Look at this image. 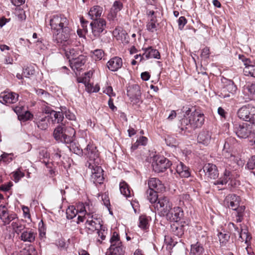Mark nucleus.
Wrapping results in <instances>:
<instances>
[{
  "label": "nucleus",
  "instance_id": "f257e3e1",
  "mask_svg": "<svg viewBox=\"0 0 255 255\" xmlns=\"http://www.w3.org/2000/svg\"><path fill=\"white\" fill-rule=\"evenodd\" d=\"M231 140V139H230L226 141L223 149V153L225 159L224 161L225 170L223 176L219 180L213 182L214 185L226 184L229 181H232L236 179L239 176L236 171L238 167L244 164L243 161L240 158L228 152V149L230 148L229 141Z\"/></svg>",
  "mask_w": 255,
  "mask_h": 255
},
{
  "label": "nucleus",
  "instance_id": "f03ea898",
  "mask_svg": "<svg viewBox=\"0 0 255 255\" xmlns=\"http://www.w3.org/2000/svg\"><path fill=\"white\" fill-rule=\"evenodd\" d=\"M204 122V115L195 110L191 112L188 117H184L181 120V129L191 132L196 128H200L203 125Z\"/></svg>",
  "mask_w": 255,
  "mask_h": 255
},
{
  "label": "nucleus",
  "instance_id": "7ed1b4c3",
  "mask_svg": "<svg viewBox=\"0 0 255 255\" xmlns=\"http://www.w3.org/2000/svg\"><path fill=\"white\" fill-rule=\"evenodd\" d=\"M46 23L48 22L53 32L61 31L66 27H68L69 21L67 18L61 14H56L47 17L45 19Z\"/></svg>",
  "mask_w": 255,
  "mask_h": 255
},
{
  "label": "nucleus",
  "instance_id": "20e7f679",
  "mask_svg": "<svg viewBox=\"0 0 255 255\" xmlns=\"http://www.w3.org/2000/svg\"><path fill=\"white\" fill-rule=\"evenodd\" d=\"M111 246L108 255H124L125 248L120 240L119 235L114 232L110 239Z\"/></svg>",
  "mask_w": 255,
  "mask_h": 255
},
{
  "label": "nucleus",
  "instance_id": "39448f33",
  "mask_svg": "<svg viewBox=\"0 0 255 255\" xmlns=\"http://www.w3.org/2000/svg\"><path fill=\"white\" fill-rule=\"evenodd\" d=\"M88 159L86 166L89 163L91 164H99V152L96 146L90 143H88L86 148L84 149L83 154Z\"/></svg>",
  "mask_w": 255,
  "mask_h": 255
},
{
  "label": "nucleus",
  "instance_id": "423d86ee",
  "mask_svg": "<svg viewBox=\"0 0 255 255\" xmlns=\"http://www.w3.org/2000/svg\"><path fill=\"white\" fill-rule=\"evenodd\" d=\"M71 36V29L68 26L58 32H53L54 40L62 46H68L72 43Z\"/></svg>",
  "mask_w": 255,
  "mask_h": 255
},
{
  "label": "nucleus",
  "instance_id": "0eeeda50",
  "mask_svg": "<svg viewBox=\"0 0 255 255\" xmlns=\"http://www.w3.org/2000/svg\"><path fill=\"white\" fill-rule=\"evenodd\" d=\"M234 131L239 138H246L252 133V125L247 123H235Z\"/></svg>",
  "mask_w": 255,
  "mask_h": 255
},
{
  "label": "nucleus",
  "instance_id": "6e6552de",
  "mask_svg": "<svg viewBox=\"0 0 255 255\" xmlns=\"http://www.w3.org/2000/svg\"><path fill=\"white\" fill-rule=\"evenodd\" d=\"M171 163L163 156H154L152 163L153 170L156 172H162L169 168Z\"/></svg>",
  "mask_w": 255,
  "mask_h": 255
},
{
  "label": "nucleus",
  "instance_id": "1a4fd4ad",
  "mask_svg": "<svg viewBox=\"0 0 255 255\" xmlns=\"http://www.w3.org/2000/svg\"><path fill=\"white\" fill-rule=\"evenodd\" d=\"M238 115L241 119L251 122L255 118V107L250 105L243 106L238 110Z\"/></svg>",
  "mask_w": 255,
  "mask_h": 255
},
{
  "label": "nucleus",
  "instance_id": "9d476101",
  "mask_svg": "<svg viewBox=\"0 0 255 255\" xmlns=\"http://www.w3.org/2000/svg\"><path fill=\"white\" fill-rule=\"evenodd\" d=\"M17 217V215L9 211L6 206L0 205V219L4 225H9Z\"/></svg>",
  "mask_w": 255,
  "mask_h": 255
},
{
  "label": "nucleus",
  "instance_id": "9b49d317",
  "mask_svg": "<svg viewBox=\"0 0 255 255\" xmlns=\"http://www.w3.org/2000/svg\"><path fill=\"white\" fill-rule=\"evenodd\" d=\"M87 167L91 171V179L94 183L96 184L102 183L104 177L102 174L103 170L101 167L99 166V164H91V163H89Z\"/></svg>",
  "mask_w": 255,
  "mask_h": 255
},
{
  "label": "nucleus",
  "instance_id": "f8f14e48",
  "mask_svg": "<svg viewBox=\"0 0 255 255\" xmlns=\"http://www.w3.org/2000/svg\"><path fill=\"white\" fill-rule=\"evenodd\" d=\"M237 89V87L233 81L227 80L219 96L222 98H229L231 97V95H233L235 94Z\"/></svg>",
  "mask_w": 255,
  "mask_h": 255
},
{
  "label": "nucleus",
  "instance_id": "ddd939ff",
  "mask_svg": "<svg viewBox=\"0 0 255 255\" xmlns=\"http://www.w3.org/2000/svg\"><path fill=\"white\" fill-rule=\"evenodd\" d=\"M155 208L162 214L165 216L172 207V203L169 198L166 197H161L158 199V202L155 204Z\"/></svg>",
  "mask_w": 255,
  "mask_h": 255
},
{
  "label": "nucleus",
  "instance_id": "4468645a",
  "mask_svg": "<svg viewBox=\"0 0 255 255\" xmlns=\"http://www.w3.org/2000/svg\"><path fill=\"white\" fill-rule=\"evenodd\" d=\"M147 21L146 24V29L150 32H154L157 30L159 24L157 23V17L153 10H147L146 12Z\"/></svg>",
  "mask_w": 255,
  "mask_h": 255
},
{
  "label": "nucleus",
  "instance_id": "2eb2a0df",
  "mask_svg": "<svg viewBox=\"0 0 255 255\" xmlns=\"http://www.w3.org/2000/svg\"><path fill=\"white\" fill-rule=\"evenodd\" d=\"M167 220L177 223L180 221L184 216V212L179 207L171 208L170 211L165 215Z\"/></svg>",
  "mask_w": 255,
  "mask_h": 255
},
{
  "label": "nucleus",
  "instance_id": "dca6fc26",
  "mask_svg": "<svg viewBox=\"0 0 255 255\" xmlns=\"http://www.w3.org/2000/svg\"><path fill=\"white\" fill-rule=\"evenodd\" d=\"M90 25L92 27L93 34L95 36H99L100 34L105 29L106 21L103 18H99L93 22H91Z\"/></svg>",
  "mask_w": 255,
  "mask_h": 255
},
{
  "label": "nucleus",
  "instance_id": "f3484780",
  "mask_svg": "<svg viewBox=\"0 0 255 255\" xmlns=\"http://www.w3.org/2000/svg\"><path fill=\"white\" fill-rule=\"evenodd\" d=\"M123 64L122 59L118 56H115L107 62L106 66L110 71L116 72L122 68Z\"/></svg>",
  "mask_w": 255,
  "mask_h": 255
},
{
  "label": "nucleus",
  "instance_id": "a211bd4d",
  "mask_svg": "<svg viewBox=\"0 0 255 255\" xmlns=\"http://www.w3.org/2000/svg\"><path fill=\"white\" fill-rule=\"evenodd\" d=\"M18 95L15 93L4 92L0 95V103L2 104H13L18 100Z\"/></svg>",
  "mask_w": 255,
  "mask_h": 255
},
{
  "label": "nucleus",
  "instance_id": "6ab92c4d",
  "mask_svg": "<svg viewBox=\"0 0 255 255\" xmlns=\"http://www.w3.org/2000/svg\"><path fill=\"white\" fill-rule=\"evenodd\" d=\"M37 233L35 230L27 228L21 232L19 239L24 242L32 243L35 240Z\"/></svg>",
  "mask_w": 255,
  "mask_h": 255
},
{
  "label": "nucleus",
  "instance_id": "aec40b11",
  "mask_svg": "<svg viewBox=\"0 0 255 255\" xmlns=\"http://www.w3.org/2000/svg\"><path fill=\"white\" fill-rule=\"evenodd\" d=\"M123 7V4L122 1H115L108 15V19L110 21H115L117 19L118 13L122 9Z\"/></svg>",
  "mask_w": 255,
  "mask_h": 255
},
{
  "label": "nucleus",
  "instance_id": "412c9836",
  "mask_svg": "<svg viewBox=\"0 0 255 255\" xmlns=\"http://www.w3.org/2000/svg\"><path fill=\"white\" fill-rule=\"evenodd\" d=\"M240 198L235 194H229L226 196L224 204L225 206L233 210L238 208L240 204Z\"/></svg>",
  "mask_w": 255,
  "mask_h": 255
},
{
  "label": "nucleus",
  "instance_id": "4be33fe9",
  "mask_svg": "<svg viewBox=\"0 0 255 255\" xmlns=\"http://www.w3.org/2000/svg\"><path fill=\"white\" fill-rule=\"evenodd\" d=\"M86 60V57L83 55H80L78 57H72L71 59L69 60L70 67L73 70L79 71L81 67L85 64Z\"/></svg>",
  "mask_w": 255,
  "mask_h": 255
},
{
  "label": "nucleus",
  "instance_id": "5701e85b",
  "mask_svg": "<svg viewBox=\"0 0 255 255\" xmlns=\"http://www.w3.org/2000/svg\"><path fill=\"white\" fill-rule=\"evenodd\" d=\"M239 58L244 62V65H245V67L244 69V74L246 76L255 78V65L249 64V63H250V61L243 55H239Z\"/></svg>",
  "mask_w": 255,
  "mask_h": 255
},
{
  "label": "nucleus",
  "instance_id": "b1692460",
  "mask_svg": "<svg viewBox=\"0 0 255 255\" xmlns=\"http://www.w3.org/2000/svg\"><path fill=\"white\" fill-rule=\"evenodd\" d=\"M149 189H151L156 192H161L165 189L164 185L157 178H150L148 181Z\"/></svg>",
  "mask_w": 255,
  "mask_h": 255
},
{
  "label": "nucleus",
  "instance_id": "393cba45",
  "mask_svg": "<svg viewBox=\"0 0 255 255\" xmlns=\"http://www.w3.org/2000/svg\"><path fill=\"white\" fill-rule=\"evenodd\" d=\"M203 170L206 175L211 179H216L218 177L219 172L217 166L212 163L206 164L203 167Z\"/></svg>",
  "mask_w": 255,
  "mask_h": 255
},
{
  "label": "nucleus",
  "instance_id": "a878e982",
  "mask_svg": "<svg viewBox=\"0 0 255 255\" xmlns=\"http://www.w3.org/2000/svg\"><path fill=\"white\" fill-rule=\"evenodd\" d=\"M235 230L237 231L239 235V238L242 242H245L247 245L251 244V240L252 239L251 235L248 233V230L246 229H242L241 231L239 228L236 227L234 223H232Z\"/></svg>",
  "mask_w": 255,
  "mask_h": 255
},
{
  "label": "nucleus",
  "instance_id": "bb28decb",
  "mask_svg": "<svg viewBox=\"0 0 255 255\" xmlns=\"http://www.w3.org/2000/svg\"><path fill=\"white\" fill-rule=\"evenodd\" d=\"M175 170L177 174L182 178H188L190 176L189 168L181 162L176 165Z\"/></svg>",
  "mask_w": 255,
  "mask_h": 255
},
{
  "label": "nucleus",
  "instance_id": "cd10ccee",
  "mask_svg": "<svg viewBox=\"0 0 255 255\" xmlns=\"http://www.w3.org/2000/svg\"><path fill=\"white\" fill-rule=\"evenodd\" d=\"M142 50L144 51L142 57H145L146 59L150 58L159 59L160 58V55L158 51L151 46L143 48Z\"/></svg>",
  "mask_w": 255,
  "mask_h": 255
},
{
  "label": "nucleus",
  "instance_id": "c85d7f7f",
  "mask_svg": "<svg viewBox=\"0 0 255 255\" xmlns=\"http://www.w3.org/2000/svg\"><path fill=\"white\" fill-rule=\"evenodd\" d=\"M79 213L80 214L85 213L87 216H90L95 213L96 209L93 204L90 202H86L84 204L79 206Z\"/></svg>",
  "mask_w": 255,
  "mask_h": 255
},
{
  "label": "nucleus",
  "instance_id": "c756f323",
  "mask_svg": "<svg viewBox=\"0 0 255 255\" xmlns=\"http://www.w3.org/2000/svg\"><path fill=\"white\" fill-rule=\"evenodd\" d=\"M10 226L13 231L18 235L21 233L25 228V226L22 224V221L18 218V217L11 222Z\"/></svg>",
  "mask_w": 255,
  "mask_h": 255
},
{
  "label": "nucleus",
  "instance_id": "7c9ffc66",
  "mask_svg": "<svg viewBox=\"0 0 255 255\" xmlns=\"http://www.w3.org/2000/svg\"><path fill=\"white\" fill-rule=\"evenodd\" d=\"M211 133L208 131L203 130L198 136V141L204 145H208L211 140Z\"/></svg>",
  "mask_w": 255,
  "mask_h": 255
},
{
  "label": "nucleus",
  "instance_id": "2f4dec72",
  "mask_svg": "<svg viewBox=\"0 0 255 255\" xmlns=\"http://www.w3.org/2000/svg\"><path fill=\"white\" fill-rule=\"evenodd\" d=\"M102 11V7L99 5H95L91 8L88 14L92 19L97 20L101 16Z\"/></svg>",
  "mask_w": 255,
  "mask_h": 255
},
{
  "label": "nucleus",
  "instance_id": "473e14b6",
  "mask_svg": "<svg viewBox=\"0 0 255 255\" xmlns=\"http://www.w3.org/2000/svg\"><path fill=\"white\" fill-rule=\"evenodd\" d=\"M204 253V248L201 243L197 242L191 245L190 255H201Z\"/></svg>",
  "mask_w": 255,
  "mask_h": 255
},
{
  "label": "nucleus",
  "instance_id": "72a5a7b5",
  "mask_svg": "<svg viewBox=\"0 0 255 255\" xmlns=\"http://www.w3.org/2000/svg\"><path fill=\"white\" fill-rule=\"evenodd\" d=\"M171 232L178 238H181L184 234V225L174 223L171 225Z\"/></svg>",
  "mask_w": 255,
  "mask_h": 255
},
{
  "label": "nucleus",
  "instance_id": "f704fd0d",
  "mask_svg": "<svg viewBox=\"0 0 255 255\" xmlns=\"http://www.w3.org/2000/svg\"><path fill=\"white\" fill-rule=\"evenodd\" d=\"M50 119V118L49 116H45L39 120H37L35 122V124L40 129L45 130L49 125Z\"/></svg>",
  "mask_w": 255,
  "mask_h": 255
},
{
  "label": "nucleus",
  "instance_id": "c9c22d12",
  "mask_svg": "<svg viewBox=\"0 0 255 255\" xmlns=\"http://www.w3.org/2000/svg\"><path fill=\"white\" fill-rule=\"evenodd\" d=\"M102 222H98L96 220L95 222L93 220L86 221L85 225L86 227L91 231H94L96 230H99L103 226Z\"/></svg>",
  "mask_w": 255,
  "mask_h": 255
},
{
  "label": "nucleus",
  "instance_id": "e433bc0d",
  "mask_svg": "<svg viewBox=\"0 0 255 255\" xmlns=\"http://www.w3.org/2000/svg\"><path fill=\"white\" fill-rule=\"evenodd\" d=\"M64 48L65 53L66 56L67 57L69 60H70L73 58H75V57L79 54V51H78V48H73V47H68L67 46H65Z\"/></svg>",
  "mask_w": 255,
  "mask_h": 255
},
{
  "label": "nucleus",
  "instance_id": "4c0bfd02",
  "mask_svg": "<svg viewBox=\"0 0 255 255\" xmlns=\"http://www.w3.org/2000/svg\"><path fill=\"white\" fill-rule=\"evenodd\" d=\"M120 190L122 194L126 197H129L131 196V191L128 184L123 181L120 183Z\"/></svg>",
  "mask_w": 255,
  "mask_h": 255
},
{
  "label": "nucleus",
  "instance_id": "58836bf2",
  "mask_svg": "<svg viewBox=\"0 0 255 255\" xmlns=\"http://www.w3.org/2000/svg\"><path fill=\"white\" fill-rule=\"evenodd\" d=\"M158 192L151 189L147 190L146 198L151 204H156V201H158V195L157 194Z\"/></svg>",
  "mask_w": 255,
  "mask_h": 255
},
{
  "label": "nucleus",
  "instance_id": "ea45409f",
  "mask_svg": "<svg viewBox=\"0 0 255 255\" xmlns=\"http://www.w3.org/2000/svg\"><path fill=\"white\" fill-rule=\"evenodd\" d=\"M220 244L222 246H225L229 241L230 236L229 233L224 231L223 232H219L218 234Z\"/></svg>",
  "mask_w": 255,
  "mask_h": 255
},
{
  "label": "nucleus",
  "instance_id": "a19ab883",
  "mask_svg": "<svg viewBox=\"0 0 255 255\" xmlns=\"http://www.w3.org/2000/svg\"><path fill=\"white\" fill-rule=\"evenodd\" d=\"M79 206L77 210L74 206H70L66 210V217L68 219H72L76 217L79 211Z\"/></svg>",
  "mask_w": 255,
  "mask_h": 255
},
{
  "label": "nucleus",
  "instance_id": "79ce46f5",
  "mask_svg": "<svg viewBox=\"0 0 255 255\" xmlns=\"http://www.w3.org/2000/svg\"><path fill=\"white\" fill-rule=\"evenodd\" d=\"M65 133L64 127L62 126H58L54 130L53 136L54 138L58 141L62 138Z\"/></svg>",
  "mask_w": 255,
  "mask_h": 255
},
{
  "label": "nucleus",
  "instance_id": "37998d69",
  "mask_svg": "<svg viewBox=\"0 0 255 255\" xmlns=\"http://www.w3.org/2000/svg\"><path fill=\"white\" fill-rule=\"evenodd\" d=\"M71 151L78 155H83L84 150L81 148L79 145L75 142H72L69 146Z\"/></svg>",
  "mask_w": 255,
  "mask_h": 255
},
{
  "label": "nucleus",
  "instance_id": "c03bdc74",
  "mask_svg": "<svg viewBox=\"0 0 255 255\" xmlns=\"http://www.w3.org/2000/svg\"><path fill=\"white\" fill-rule=\"evenodd\" d=\"M148 221L147 218L144 215L140 216L139 218L138 227L142 229H146L148 228Z\"/></svg>",
  "mask_w": 255,
  "mask_h": 255
},
{
  "label": "nucleus",
  "instance_id": "a18cd8bd",
  "mask_svg": "<svg viewBox=\"0 0 255 255\" xmlns=\"http://www.w3.org/2000/svg\"><path fill=\"white\" fill-rule=\"evenodd\" d=\"M22 254L23 255H37V252L32 245L24 248L22 251Z\"/></svg>",
  "mask_w": 255,
  "mask_h": 255
},
{
  "label": "nucleus",
  "instance_id": "49530a36",
  "mask_svg": "<svg viewBox=\"0 0 255 255\" xmlns=\"http://www.w3.org/2000/svg\"><path fill=\"white\" fill-rule=\"evenodd\" d=\"M92 53V57L96 61L101 60L105 54L104 51L100 49L94 50Z\"/></svg>",
  "mask_w": 255,
  "mask_h": 255
},
{
  "label": "nucleus",
  "instance_id": "de8ad7c7",
  "mask_svg": "<svg viewBox=\"0 0 255 255\" xmlns=\"http://www.w3.org/2000/svg\"><path fill=\"white\" fill-rule=\"evenodd\" d=\"M74 138H73L72 136L69 135L65 133L62 138L59 140V142H61L65 144L70 143L71 144Z\"/></svg>",
  "mask_w": 255,
  "mask_h": 255
},
{
  "label": "nucleus",
  "instance_id": "09e8293b",
  "mask_svg": "<svg viewBox=\"0 0 255 255\" xmlns=\"http://www.w3.org/2000/svg\"><path fill=\"white\" fill-rule=\"evenodd\" d=\"M13 180L15 182H17L19 180L24 176V173L21 172L19 169H17L12 173Z\"/></svg>",
  "mask_w": 255,
  "mask_h": 255
},
{
  "label": "nucleus",
  "instance_id": "8fccbe9b",
  "mask_svg": "<svg viewBox=\"0 0 255 255\" xmlns=\"http://www.w3.org/2000/svg\"><path fill=\"white\" fill-rule=\"evenodd\" d=\"M34 73V70L33 67H27L25 68H23L22 72V75L28 78L30 75H32Z\"/></svg>",
  "mask_w": 255,
  "mask_h": 255
},
{
  "label": "nucleus",
  "instance_id": "3c124183",
  "mask_svg": "<svg viewBox=\"0 0 255 255\" xmlns=\"http://www.w3.org/2000/svg\"><path fill=\"white\" fill-rule=\"evenodd\" d=\"M246 168L249 170L255 169V155L252 156L248 160Z\"/></svg>",
  "mask_w": 255,
  "mask_h": 255
},
{
  "label": "nucleus",
  "instance_id": "603ef678",
  "mask_svg": "<svg viewBox=\"0 0 255 255\" xmlns=\"http://www.w3.org/2000/svg\"><path fill=\"white\" fill-rule=\"evenodd\" d=\"M53 113L55 122H56L57 123H59L63 120L64 116L62 112L53 111Z\"/></svg>",
  "mask_w": 255,
  "mask_h": 255
},
{
  "label": "nucleus",
  "instance_id": "864d4df0",
  "mask_svg": "<svg viewBox=\"0 0 255 255\" xmlns=\"http://www.w3.org/2000/svg\"><path fill=\"white\" fill-rule=\"evenodd\" d=\"M210 54L209 48L206 47L202 50L201 57L202 59L206 60L209 58Z\"/></svg>",
  "mask_w": 255,
  "mask_h": 255
},
{
  "label": "nucleus",
  "instance_id": "5fc2aeb1",
  "mask_svg": "<svg viewBox=\"0 0 255 255\" xmlns=\"http://www.w3.org/2000/svg\"><path fill=\"white\" fill-rule=\"evenodd\" d=\"M93 73V72L92 71H89V72L86 73L85 77L82 78V79L79 82L80 83H83L84 84H86L87 83L89 82L90 78L91 77H92Z\"/></svg>",
  "mask_w": 255,
  "mask_h": 255
},
{
  "label": "nucleus",
  "instance_id": "6e6d98bb",
  "mask_svg": "<svg viewBox=\"0 0 255 255\" xmlns=\"http://www.w3.org/2000/svg\"><path fill=\"white\" fill-rule=\"evenodd\" d=\"M177 22L179 29L182 30L185 25L187 23V19L184 16H181L178 19Z\"/></svg>",
  "mask_w": 255,
  "mask_h": 255
},
{
  "label": "nucleus",
  "instance_id": "4d7b16f0",
  "mask_svg": "<svg viewBox=\"0 0 255 255\" xmlns=\"http://www.w3.org/2000/svg\"><path fill=\"white\" fill-rule=\"evenodd\" d=\"M36 93L38 96H40L41 98L46 99L50 96L49 94L43 89H39L36 90Z\"/></svg>",
  "mask_w": 255,
  "mask_h": 255
},
{
  "label": "nucleus",
  "instance_id": "13d9d810",
  "mask_svg": "<svg viewBox=\"0 0 255 255\" xmlns=\"http://www.w3.org/2000/svg\"><path fill=\"white\" fill-rule=\"evenodd\" d=\"M19 117L21 118V119L23 121H27L29 120H30L32 117L33 115L31 114V113L29 111H25L23 113L21 114Z\"/></svg>",
  "mask_w": 255,
  "mask_h": 255
},
{
  "label": "nucleus",
  "instance_id": "bf43d9fd",
  "mask_svg": "<svg viewBox=\"0 0 255 255\" xmlns=\"http://www.w3.org/2000/svg\"><path fill=\"white\" fill-rule=\"evenodd\" d=\"M96 231H97V234L101 239L102 240H105L106 238L105 227L102 226L99 230H96Z\"/></svg>",
  "mask_w": 255,
  "mask_h": 255
},
{
  "label": "nucleus",
  "instance_id": "052dcab7",
  "mask_svg": "<svg viewBox=\"0 0 255 255\" xmlns=\"http://www.w3.org/2000/svg\"><path fill=\"white\" fill-rule=\"evenodd\" d=\"M87 221L89 220H93L94 222L96 221V220H97L98 222H102V219L101 218V216L96 214H93L91 215L90 216H87Z\"/></svg>",
  "mask_w": 255,
  "mask_h": 255
},
{
  "label": "nucleus",
  "instance_id": "680f3d73",
  "mask_svg": "<svg viewBox=\"0 0 255 255\" xmlns=\"http://www.w3.org/2000/svg\"><path fill=\"white\" fill-rule=\"evenodd\" d=\"M102 199L103 202V203L104 205L109 209L110 210V199L108 197V196L106 194H103L102 195Z\"/></svg>",
  "mask_w": 255,
  "mask_h": 255
},
{
  "label": "nucleus",
  "instance_id": "e2e57ef3",
  "mask_svg": "<svg viewBox=\"0 0 255 255\" xmlns=\"http://www.w3.org/2000/svg\"><path fill=\"white\" fill-rule=\"evenodd\" d=\"M103 93L108 95L109 97L115 96L116 95L113 93V88L111 86H107L103 90Z\"/></svg>",
  "mask_w": 255,
  "mask_h": 255
},
{
  "label": "nucleus",
  "instance_id": "0e129e2a",
  "mask_svg": "<svg viewBox=\"0 0 255 255\" xmlns=\"http://www.w3.org/2000/svg\"><path fill=\"white\" fill-rule=\"evenodd\" d=\"M64 131L65 133H67L68 134V135H71L72 136L73 138H74V136L76 134V131L73 128L69 127L66 129H64Z\"/></svg>",
  "mask_w": 255,
  "mask_h": 255
},
{
  "label": "nucleus",
  "instance_id": "69168bd1",
  "mask_svg": "<svg viewBox=\"0 0 255 255\" xmlns=\"http://www.w3.org/2000/svg\"><path fill=\"white\" fill-rule=\"evenodd\" d=\"M248 89L252 98L255 99V83L249 86Z\"/></svg>",
  "mask_w": 255,
  "mask_h": 255
},
{
  "label": "nucleus",
  "instance_id": "338daca9",
  "mask_svg": "<svg viewBox=\"0 0 255 255\" xmlns=\"http://www.w3.org/2000/svg\"><path fill=\"white\" fill-rule=\"evenodd\" d=\"M65 115L66 118L70 120L74 121L76 120V117L75 115L69 110L65 111Z\"/></svg>",
  "mask_w": 255,
  "mask_h": 255
},
{
  "label": "nucleus",
  "instance_id": "774afa93",
  "mask_svg": "<svg viewBox=\"0 0 255 255\" xmlns=\"http://www.w3.org/2000/svg\"><path fill=\"white\" fill-rule=\"evenodd\" d=\"M245 210V207L244 206H241L238 207V208L234 210L236 211L237 215L244 216V212Z\"/></svg>",
  "mask_w": 255,
  "mask_h": 255
}]
</instances>
